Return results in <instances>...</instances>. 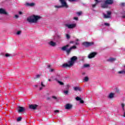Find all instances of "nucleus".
Segmentation results:
<instances>
[{"mask_svg":"<svg viewBox=\"0 0 125 125\" xmlns=\"http://www.w3.org/2000/svg\"><path fill=\"white\" fill-rule=\"evenodd\" d=\"M124 115L123 116V117H125V111H124Z\"/></svg>","mask_w":125,"mask_h":125,"instance_id":"49530a36","label":"nucleus"},{"mask_svg":"<svg viewBox=\"0 0 125 125\" xmlns=\"http://www.w3.org/2000/svg\"><path fill=\"white\" fill-rule=\"evenodd\" d=\"M114 96H115V93H110L109 94L108 96V98H109V99H113V98H114Z\"/></svg>","mask_w":125,"mask_h":125,"instance_id":"f3484780","label":"nucleus"},{"mask_svg":"<svg viewBox=\"0 0 125 125\" xmlns=\"http://www.w3.org/2000/svg\"><path fill=\"white\" fill-rule=\"evenodd\" d=\"M21 34V31H19L17 32V35H20Z\"/></svg>","mask_w":125,"mask_h":125,"instance_id":"72a5a7b5","label":"nucleus"},{"mask_svg":"<svg viewBox=\"0 0 125 125\" xmlns=\"http://www.w3.org/2000/svg\"><path fill=\"white\" fill-rule=\"evenodd\" d=\"M73 107V105L71 104H67L64 106V108L66 110H70Z\"/></svg>","mask_w":125,"mask_h":125,"instance_id":"6e6552de","label":"nucleus"},{"mask_svg":"<svg viewBox=\"0 0 125 125\" xmlns=\"http://www.w3.org/2000/svg\"><path fill=\"white\" fill-rule=\"evenodd\" d=\"M48 44L49 45H50L51 46H56V42H53V41H50L48 42Z\"/></svg>","mask_w":125,"mask_h":125,"instance_id":"f8f14e48","label":"nucleus"},{"mask_svg":"<svg viewBox=\"0 0 125 125\" xmlns=\"http://www.w3.org/2000/svg\"><path fill=\"white\" fill-rule=\"evenodd\" d=\"M60 2L62 4V7H64V8H68V7H69L67 2H66V0H60Z\"/></svg>","mask_w":125,"mask_h":125,"instance_id":"20e7f679","label":"nucleus"},{"mask_svg":"<svg viewBox=\"0 0 125 125\" xmlns=\"http://www.w3.org/2000/svg\"><path fill=\"white\" fill-rule=\"evenodd\" d=\"M34 86L35 87H38V85H35Z\"/></svg>","mask_w":125,"mask_h":125,"instance_id":"09e8293b","label":"nucleus"},{"mask_svg":"<svg viewBox=\"0 0 125 125\" xmlns=\"http://www.w3.org/2000/svg\"><path fill=\"white\" fill-rule=\"evenodd\" d=\"M53 71H54V69H50V72H53Z\"/></svg>","mask_w":125,"mask_h":125,"instance_id":"a18cd8bd","label":"nucleus"},{"mask_svg":"<svg viewBox=\"0 0 125 125\" xmlns=\"http://www.w3.org/2000/svg\"><path fill=\"white\" fill-rule=\"evenodd\" d=\"M52 78H54V80L55 81H57V82H58V83H60V84H61V85H63V84H64V83H63L62 82H61L58 81V78L53 77H52Z\"/></svg>","mask_w":125,"mask_h":125,"instance_id":"6ab92c4d","label":"nucleus"},{"mask_svg":"<svg viewBox=\"0 0 125 125\" xmlns=\"http://www.w3.org/2000/svg\"><path fill=\"white\" fill-rule=\"evenodd\" d=\"M95 1H96V3L95 4L92 5V7H95L96 6V4H97V3H99V2H100V1H99L98 0H95Z\"/></svg>","mask_w":125,"mask_h":125,"instance_id":"aec40b11","label":"nucleus"},{"mask_svg":"<svg viewBox=\"0 0 125 125\" xmlns=\"http://www.w3.org/2000/svg\"><path fill=\"white\" fill-rule=\"evenodd\" d=\"M42 18L41 16L33 15L28 17L27 19V22L29 23H34L35 24L39 22V20Z\"/></svg>","mask_w":125,"mask_h":125,"instance_id":"f257e3e1","label":"nucleus"},{"mask_svg":"<svg viewBox=\"0 0 125 125\" xmlns=\"http://www.w3.org/2000/svg\"><path fill=\"white\" fill-rule=\"evenodd\" d=\"M74 20H78V17L74 18Z\"/></svg>","mask_w":125,"mask_h":125,"instance_id":"37998d69","label":"nucleus"},{"mask_svg":"<svg viewBox=\"0 0 125 125\" xmlns=\"http://www.w3.org/2000/svg\"><path fill=\"white\" fill-rule=\"evenodd\" d=\"M121 106H122V108L123 109V112H125V104H121Z\"/></svg>","mask_w":125,"mask_h":125,"instance_id":"4be33fe9","label":"nucleus"},{"mask_svg":"<svg viewBox=\"0 0 125 125\" xmlns=\"http://www.w3.org/2000/svg\"><path fill=\"white\" fill-rule=\"evenodd\" d=\"M55 113L56 114V113H59V110H55Z\"/></svg>","mask_w":125,"mask_h":125,"instance_id":"ea45409f","label":"nucleus"},{"mask_svg":"<svg viewBox=\"0 0 125 125\" xmlns=\"http://www.w3.org/2000/svg\"><path fill=\"white\" fill-rule=\"evenodd\" d=\"M116 60V59L115 58H110L108 60V61H109V62H114V61H115Z\"/></svg>","mask_w":125,"mask_h":125,"instance_id":"5701e85b","label":"nucleus"},{"mask_svg":"<svg viewBox=\"0 0 125 125\" xmlns=\"http://www.w3.org/2000/svg\"><path fill=\"white\" fill-rule=\"evenodd\" d=\"M118 73L120 74H125V71L122 70V71H118Z\"/></svg>","mask_w":125,"mask_h":125,"instance_id":"b1692460","label":"nucleus"},{"mask_svg":"<svg viewBox=\"0 0 125 125\" xmlns=\"http://www.w3.org/2000/svg\"><path fill=\"white\" fill-rule=\"evenodd\" d=\"M112 3H113V0H105L104 1V3L102 4L101 7L102 8H107L108 4H112Z\"/></svg>","mask_w":125,"mask_h":125,"instance_id":"7ed1b4c3","label":"nucleus"},{"mask_svg":"<svg viewBox=\"0 0 125 125\" xmlns=\"http://www.w3.org/2000/svg\"><path fill=\"white\" fill-rule=\"evenodd\" d=\"M80 42V40L79 39H76L75 41V44L76 45H79L80 44V43L79 42Z\"/></svg>","mask_w":125,"mask_h":125,"instance_id":"412c9836","label":"nucleus"},{"mask_svg":"<svg viewBox=\"0 0 125 125\" xmlns=\"http://www.w3.org/2000/svg\"><path fill=\"white\" fill-rule=\"evenodd\" d=\"M38 105L37 104H31L29 105L30 109H32L33 110H36V108H38Z\"/></svg>","mask_w":125,"mask_h":125,"instance_id":"4468645a","label":"nucleus"},{"mask_svg":"<svg viewBox=\"0 0 125 125\" xmlns=\"http://www.w3.org/2000/svg\"><path fill=\"white\" fill-rule=\"evenodd\" d=\"M69 1H77V0H68Z\"/></svg>","mask_w":125,"mask_h":125,"instance_id":"79ce46f5","label":"nucleus"},{"mask_svg":"<svg viewBox=\"0 0 125 125\" xmlns=\"http://www.w3.org/2000/svg\"><path fill=\"white\" fill-rule=\"evenodd\" d=\"M73 42H71V43H73Z\"/></svg>","mask_w":125,"mask_h":125,"instance_id":"5fc2aeb1","label":"nucleus"},{"mask_svg":"<svg viewBox=\"0 0 125 125\" xmlns=\"http://www.w3.org/2000/svg\"><path fill=\"white\" fill-rule=\"evenodd\" d=\"M85 82H88V77H85L84 79Z\"/></svg>","mask_w":125,"mask_h":125,"instance_id":"bb28decb","label":"nucleus"},{"mask_svg":"<svg viewBox=\"0 0 125 125\" xmlns=\"http://www.w3.org/2000/svg\"><path fill=\"white\" fill-rule=\"evenodd\" d=\"M83 103H84L83 101L81 99V100H80V103H81L82 104H83Z\"/></svg>","mask_w":125,"mask_h":125,"instance_id":"58836bf2","label":"nucleus"},{"mask_svg":"<svg viewBox=\"0 0 125 125\" xmlns=\"http://www.w3.org/2000/svg\"><path fill=\"white\" fill-rule=\"evenodd\" d=\"M82 13H83L82 12H79L77 13V14H78L79 16H80V15H82Z\"/></svg>","mask_w":125,"mask_h":125,"instance_id":"2f4dec72","label":"nucleus"},{"mask_svg":"<svg viewBox=\"0 0 125 125\" xmlns=\"http://www.w3.org/2000/svg\"><path fill=\"white\" fill-rule=\"evenodd\" d=\"M41 85H42V87H45V85H44L43 84V82H41Z\"/></svg>","mask_w":125,"mask_h":125,"instance_id":"7c9ffc66","label":"nucleus"},{"mask_svg":"<svg viewBox=\"0 0 125 125\" xmlns=\"http://www.w3.org/2000/svg\"><path fill=\"white\" fill-rule=\"evenodd\" d=\"M76 100H77V101H80V100H81L82 99H81V98H80V97H77L76 98Z\"/></svg>","mask_w":125,"mask_h":125,"instance_id":"c756f323","label":"nucleus"},{"mask_svg":"<svg viewBox=\"0 0 125 125\" xmlns=\"http://www.w3.org/2000/svg\"><path fill=\"white\" fill-rule=\"evenodd\" d=\"M54 7H55V8H62V6L61 5H55Z\"/></svg>","mask_w":125,"mask_h":125,"instance_id":"a878e982","label":"nucleus"},{"mask_svg":"<svg viewBox=\"0 0 125 125\" xmlns=\"http://www.w3.org/2000/svg\"><path fill=\"white\" fill-rule=\"evenodd\" d=\"M83 67L84 68H88L89 67V64H84Z\"/></svg>","mask_w":125,"mask_h":125,"instance_id":"393cba45","label":"nucleus"},{"mask_svg":"<svg viewBox=\"0 0 125 125\" xmlns=\"http://www.w3.org/2000/svg\"><path fill=\"white\" fill-rule=\"evenodd\" d=\"M66 27H67L68 29H73V28H75L76 27V23L74 24H65Z\"/></svg>","mask_w":125,"mask_h":125,"instance_id":"423d86ee","label":"nucleus"},{"mask_svg":"<svg viewBox=\"0 0 125 125\" xmlns=\"http://www.w3.org/2000/svg\"><path fill=\"white\" fill-rule=\"evenodd\" d=\"M104 25H105V26H110V24H109L108 23H105Z\"/></svg>","mask_w":125,"mask_h":125,"instance_id":"a19ab883","label":"nucleus"},{"mask_svg":"<svg viewBox=\"0 0 125 125\" xmlns=\"http://www.w3.org/2000/svg\"><path fill=\"white\" fill-rule=\"evenodd\" d=\"M58 78H59V76H58Z\"/></svg>","mask_w":125,"mask_h":125,"instance_id":"4d7b16f0","label":"nucleus"},{"mask_svg":"<svg viewBox=\"0 0 125 125\" xmlns=\"http://www.w3.org/2000/svg\"><path fill=\"white\" fill-rule=\"evenodd\" d=\"M66 38L67 39H70V35L68 34H66Z\"/></svg>","mask_w":125,"mask_h":125,"instance_id":"c9c22d12","label":"nucleus"},{"mask_svg":"<svg viewBox=\"0 0 125 125\" xmlns=\"http://www.w3.org/2000/svg\"><path fill=\"white\" fill-rule=\"evenodd\" d=\"M76 48H77V46L75 45L71 47L69 49H68V50H66V53H67V54H69V53L71 52V50H72V49H76Z\"/></svg>","mask_w":125,"mask_h":125,"instance_id":"1a4fd4ad","label":"nucleus"},{"mask_svg":"<svg viewBox=\"0 0 125 125\" xmlns=\"http://www.w3.org/2000/svg\"><path fill=\"white\" fill-rule=\"evenodd\" d=\"M48 81H49V82H51V79H49V80H48Z\"/></svg>","mask_w":125,"mask_h":125,"instance_id":"3c124183","label":"nucleus"},{"mask_svg":"<svg viewBox=\"0 0 125 125\" xmlns=\"http://www.w3.org/2000/svg\"><path fill=\"white\" fill-rule=\"evenodd\" d=\"M96 54L97 53L95 52L92 53L88 55V58L90 59L91 58H93V57H94L95 55H96Z\"/></svg>","mask_w":125,"mask_h":125,"instance_id":"2eb2a0df","label":"nucleus"},{"mask_svg":"<svg viewBox=\"0 0 125 125\" xmlns=\"http://www.w3.org/2000/svg\"><path fill=\"white\" fill-rule=\"evenodd\" d=\"M69 47V44L66 45L65 46H63L62 48V50H63V51H66L67 52V50H68L67 48Z\"/></svg>","mask_w":125,"mask_h":125,"instance_id":"dca6fc26","label":"nucleus"},{"mask_svg":"<svg viewBox=\"0 0 125 125\" xmlns=\"http://www.w3.org/2000/svg\"><path fill=\"white\" fill-rule=\"evenodd\" d=\"M52 98L53 99H55V100H56V99H57V97H56V96H53L52 97Z\"/></svg>","mask_w":125,"mask_h":125,"instance_id":"f704fd0d","label":"nucleus"},{"mask_svg":"<svg viewBox=\"0 0 125 125\" xmlns=\"http://www.w3.org/2000/svg\"><path fill=\"white\" fill-rule=\"evenodd\" d=\"M25 6H30V7H33V6H35L36 5V3L34 2H32V3L26 2L25 3Z\"/></svg>","mask_w":125,"mask_h":125,"instance_id":"0eeeda50","label":"nucleus"},{"mask_svg":"<svg viewBox=\"0 0 125 125\" xmlns=\"http://www.w3.org/2000/svg\"><path fill=\"white\" fill-rule=\"evenodd\" d=\"M67 88H69L70 87V85H67Z\"/></svg>","mask_w":125,"mask_h":125,"instance_id":"de8ad7c7","label":"nucleus"},{"mask_svg":"<svg viewBox=\"0 0 125 125\" xmlns=\"http://www.w3.org/2000/svg\"><path fill=\"white\" fill-rule=\"evenodd\" d=\"M78 59V57L76 56L72 57L69 61L66 63H64L62 65V67L66 68V67H72L74 64H75V62L77 61Z\"/></svg>","mask_w":125,"mask_h":125,"instance_id":"f03ea898","label":"nucleus"},{"mask_svg":"<svg viewBox=\"0 0 125 125\" xmlns=\"http://www.w3.org/2000/svg\"><path fill=\"white\" fill-rule=\"evenodd\" d=\"M42 87H40V90H42Z\"/></svg>","mask_w":125,"mask_h":125,"instance_id":"603ef678","label":"nucleus"},{"mask_svg":"<svg viewBox=\"0 0 125 125\" xmlns=\"http://www.w3.org/2000/svg\"><path fill=\"white\" fill-rule=\"evenodd\" d=\"M111 13L110 11L107 12V15L104 14V18H110L111 17Z\"/></svg>","mask_w":125,"mask_h":125,"instance_id":"9b49d317","label":"nucleus"},{"mask_svg":"<svg viewBox=\"0 0 125 125\" xmlns=\"http://www.w3.org/2000/svg\"><path fill=\"white\" fill-rule=\"evenodd\" d=\"M63 93H64L65 95H66V94H68L69 93V91L68 90H65L63 91Z\"/></svg>","mask_w":125,"mask_h":125,"instance_id":"cd10ccee","label":"nucleus"},{"mask_svg":"<svg viewBox=\"0 0 125 125\" xmlns=\"http://www.w3.org/2000/svg\"><path fill=\"white\" fill-rule=\"evenodd\" d=\"M10 56V55H9V54H5L6 57H8Z\"/></svg>","mask_w":125,"mask_h":125,"instance_id":"4c0bfd02","label":"nucleus"},{"mask_svg":"<svg viewBox=\"0 0 125 125\" xmlns=\"http://www.w3.org/2000/svg\"><path fill=\"white\" fill-rule=\"evenodd\" d=\"M74 90L75 91H82V89L79 86H76L73 87Z\"/></svg>","mask_w":125,"mask_h":125,"instance_id":"a211bd4d","label":"nucleus"},{"mask_svg":"<svg viewBox=\"0 0 125 125\" xmlns=\"http://www.w3.org/2000/svg\"><path fill=\"white\" fill-rule=\"evenodd\" d=\"M83 75H84V73H83Z\"/></svg>","mask_w":125,"mask_h":125,"instance_id":"6e6d98bb","label":"nucleus"},{"mask_svg":"<svg viewBox=\"0 0 125 125\" xmlns=\"http://www.w3.org/2000/svg\"><path fill=\"white\" fill-rule=\"evenodd\" d=\"M22 120V118L21 117H18L17 119V121L18 122H20Z\"/></svg>","mask_w":125,"mask_h":125,"instance_id":"c85d7f7f","label":"nucleus"},{"mask_svg":"<svg viewBox=\"0 0 125 125\" xmlns=\"http://www.w3.org/2000/svg\"><path fill=\"white\" fill-rule=\"evenodd\" d=\"M26 109L24 107L19 106L18 108V110L19 113H22V112H24Z\"/></svg>","mask_w":125,"mask_h":125,"instance_id":"9d476101","label":"nucleus"},{"mask_svg":"<svg viewBox=\"0 0 125 125\" xmlns=\"http://www.w3.org/2000/svg\"><path fill=\"white\" fill-rule=\"evenodd\" d=\"M15 18H16V19L19 18V15H15Z\"/></svg>","mask_w":125,"mask_h":125,"instance_id":"473e14b6","label":"nucleus"},{"mask_svg":"<svg viewBox=\"0 0 125 125\" xmlns=\"http://www.w3.org/2000/svg\"><path fill=\"white\" fill-rule=\"evenodd\" d=\"M83 45L86 46V47H88L89 46H91L94 44L93 42H84L83 43Z\"/></svg>","mask_w":125,"mask_h":125,"instance_id":"39448f33","label":"nucleus"},{"mask_svg":"<svg viewBox=\"0 0 125 125\" xmlns=\"http://www.w3.org/2000/svg\"><path fill=\"white\" fill-rule=\"evenodd\" d=\"M40 77V75H37V76H36V78H39Z\"/></svg>","mask_w":125,"mask_h":125,"instance_id":"c03bdc74","label":"nucleus"},{"mask_svg":"<svg viewBox=\"0 0 125 125\" xmlns=\"http://www.w3.org/2000/svg\"><path fill=\"white\" fill-rule=\"evenodd\" d=\"M0 14H4V15H7V12H6L4 9L0 8Z\"/></svg>","mask_w":125,"mask_h":125,"instance_id":"ddd939ff","label":"nucleus"},{"mask_svg":"<svg viewBox=\"0 0 125 125\" xmlns=\"http://www.w3.org/2000/svg\"><path fill=\"white\" fill-rule=\"evenodd\" d=\"M123 18H125V16H123Z\"/></svg>","mask_w":125,"mask_h":125,"instance_id":"864d4df0","label":"nucleus"},{"mask_svg":"<svg viewBox=\"0 0 125 125\" xmlns=\"http://www.w3.org/2000/svg\"><path fill=\"white\" fill-rule=\"evenodd\" d=\"M19 14H20V15H22V14H23V13L21 11H19Z\"/></svg>","mask_w":125,"mask_h":125,"instance_id":"e433bc0d","label":"nucleus"},{"mask_svg":"<svg viewBox=\"0 0 125 125\" xmlns=\"http://www.w3.org/2000/svg\"><path fill=\"white\" fill-rule=\"evenodd\" d=\"M122 5H125V3H122Z\"/></svg>","mask_w":125,"mask_h":125,"instance_id":"8fccbe9b","label":"nucleus"}]
</instances>
